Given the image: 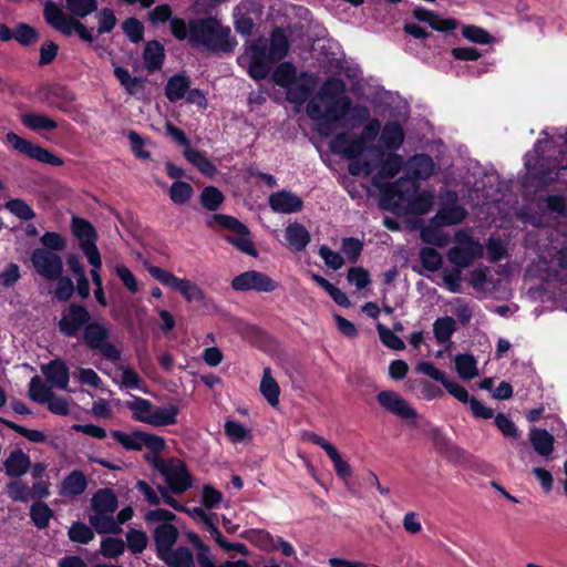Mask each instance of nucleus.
<instances>
[{
  "label": "nucleus",
  "instance_id": "3c124183",
  "mask_svg": "<svg viewBox=\"0 0 567 567\" xmlns=\"http://www.w3.org/2000/svg\"><path fill=\"white\" fill-rule=\"evenodd\" d=\"M52 393V390L44 384L39 377L31 379L29 383V395L33 401L44 404Z\"/></svg>",
  "mask_w": 567,
  "mask_h": 567
},
{
  "label": "nucleus",
  "instance_id": "603ef678",
  "mask_svg": "<svg viewBox=\"0 0 567 567\" xmlns=\"http://www.w3.org/2000/svg\"><path fill=\"white\" fill-rule=\"evenodd\" d=\"M30 515L37 527L44 528L49 525L52 517V511L47 504L37 502L31 506Z\"/></svg>",
  "mask_w": 567,
  "mask_h": 567
},
{
  "label": "nucleus",
  "instance_id": "9d476101",
  "mask_svg": "<svg viewBox=\"0 0 567 567\" xmlns=\"http://www.w3.org/2000/svg\"><path fill=\"white\" fill-rule=\"evenodd\" d=\"M31 264L35 272L49 281H55L63 271L61 256L45 248H35L31 254Z\"/></svg>",
  "mask_w": 567,
  "mask_h": 567
},
{
  "label": "nucleus",
  "instance_id": "6e6552de",
  "mask_svg": "<svg viewBox=\"0 0 567 567\" xmlns=\"http://www.w3.org/2000/svg\"><path fill=\"white\" fill-rule=\"evenodd\" d=\"M148 271L162 285L178 291L187 302H200L205 299L203 289L189 279L178 278L174 274L155 266L150 267Z\"/></svg>",
  "mask_w": 567,
  "mask_h": 567
},
{
  "label": "nucleus",
  "instance_id": "c9c22d12",
  "mask_svg": "<svg viewBox=\"0 0 567 567\" xmlns=\"http://www.w3.org/2000/svg\"><path fill=\"white\" fill-rule=\"evenodd\" d=\"M185 158L192 163L205 176L213 177L216 173V166L208 159V157L200 151L192 147H185Z\"/></svg>",
  "mask_w": 567,
  "mask_h": 567
},
{
  "label": "nucleus",
  "instance_id": "79ce46f5",
  "mask_svg": "<svg viewBox=\"0 0 567 567\" xmlns=\"http://www.w3.org/2000/svg\"><path fill=\"white\" fill-rule=\"evenodd\" d=\"M159 558L169 567H195L193 554L185 547H179L176 550H169Z\"/></svg>",
  "mask_w": 567,
  "mask_h": 567
},
{
  "label": "nucleus",
  "instance_id": "f8f14e48",
  "mask_svg": "<svg viewBox=\"0 0 567 567\" xmlns=\"http://www.w3.org/2000/svg\"><path fill=\"white\" fill-rule=\"evenodd\" d=\"M404 165V157L395 152L388 155L383 153L382 159L375 163L374 171L378 172L372 177V184L381 190V194L389 188V181L399 174Z\"/></svg>",
  "mask_w": 567,
  "mask_h": 567
},
{
  "label": "nucleus",
  "instance_id": "412c9836",
  "mask_svg": "<svg viewBox=\"0 0 567 567\" xmlns=\"http://www.w3.org/2000/svg\"><path fill=\"white\" fill-rule=\"evenodd\" d=\"M405 134L403 126L396 121L386 122L380 133V143L385 150L395 152L404 143Z\"/></svg>",
  "mask_w": 567,
  "mask_h": 567
},
{
  "label": "nucleus",
  "instance_id": "e433bc0d",
  "mask_svg": "<svg viewBox=\"0 0 567 567\" xmlns=\"http://www.w3.org/2000/svg\"><path fill=\"white\" fill-rule=\"evenodd\" d=\"M90 523L99 534H117L121 532L113 513H93L90 516Z\"/></svg>",
  "mask_w": 567,
  "mask_h": 567
},
{
  "label": "nucleus",
  "instance_id": "473e14b6",
  "mask_svg": "<svg viewBox=\"0 0 567 567\" xmlns=\"http://www.w3.org/2000/svg\"><path fill=\"white\" fill-rule=\"evenodd\" d=\"M529 440L534 450L544 457L551 454L554 450V436L546 430L533 429Z\"/></svg>",
  "mask_w": 567,
  "mask_h": 567
},
{
  "label": "nucleus",
  "instance_id": "338daca9",
  "mask_svg": "<svg viewBox=\"0 0 567 567\" xmlns=\"http://www.w3.org/2000/svg\"><path fill=\"white\" fill-rule=\"evenodd\" d=\"M125 549V544L120 538L107 537L101 543V554L107 558H114L121 555Z\"/></svg>",
  "mask_w": 567,
  "mask_h": 567
},
{
  "label": "nucleus",
  "instance_id": "c756f323",
  "mask_svg": "<svg viewBox=\"0 0 567 567\" xmlns=\"http://www.w3.org/2000/svg\"><path fill=\"white\" fill-rule=\"evenodd\" d=\"M454 368L457 375L464 380L470 381L478 377L477 361L473 354L458 353L454 358Z\"/></svg>",
  "mask_w": 567,
  "mask_h": 567
},
{
  "label": "nucleus",
  "instance_id": "b1692460",
  "mask_svg": "<svg viewBox=\"0 0 567 567\" xmlns=\"http://www.w3.org/2000/svg\"><path fill=\"white\" fill-rule=\"evenodd\" d=\"M285 238L289 248L293 251L305 250L311 239L307 228L299 223H292L286 227Z\"/></svg>",
  "mask_w": 567,
  "mask_h": 567
},
{
  "label": "nucleus",
  "instance_id": "aec40b11",
  "mask_svg": "<svg viewBox=\"0 0 567 567\" xmlns=\"http://www.w3.org/2000/svg\"><path fill=\"white\" fill-rule=\"evenodd\" d=\"M435 168V164L431 156L426 154H415L409 158L406 163V173L409 181L416 183L417 181L429 179Z\"/></svg>",
  "mask_w": 567,
  "mask_h": 567
},
{
  "label": "nucleus",
  "instance_id": "c85d7f7f",
  "mask_svg": "<svg viewBox=\"0 0 567 567\" xmlns=\"http://www.w3.org/2000/svg\"><path fill=\"white\" fill-rule=\"evenodd\" d=\"M3 466L7 475L20 477L29 470L30 457L21 450H16L6 458Z\"/></svg>",
  "mask_w": 567,
  "mask_h": 567
},
{
  "label": "nucleus",
  "instance_id": "680f3d73",
  "mask_svg": "<svg viewBox=\"0 0 567 567\" xmlns=\"http://www.w3.org/2000/svg\"><path fill=\"white\" fill-rule=\"evenodd\" d=\"M69 537L71 540L80 543V544H87L90 540L93 539L94 533L92 528L84 523H74L69 528Z\"/></svg>",
  "mask_w": 567,
  "mask_h": 567
},
{
  "label": "nucleus",
  "instance_id": "4468645a",
  "mask_svg": "<svg viewBox=\"0 0 567 567\" xmlns=\"http://www.w3.org/2000/svg\"><path fill=\"white\" fill-rule=\"evenodd\" d=\"M547 141L538 140L533 151L528 152L525 155V167L527 169V175L532 179H536L539 184H548L557 178V172L554 169H544L543 168V158L542 154L544 153V145Z\"/></svg>",
  "mask_w": 567,
  "mask_h": 567
},
{
  "label": "nucleus",
  "instance_id": "f03ea898",
  "mask_svg": "<svg viewBox=\"0 0 567 567\" xmlns=\"http://www.w3.org/2000/svg\"><path fill=\"white\" fill-rule=\"evenodd\" d=\"M434 205L430 189L420 190L419 184L404 177L395 181L382 193L381 206L396 215H426Z\"/></svg>",
  "mask_w": 567,
  "mask_h": 567
},
{
  "label": "nucleus",
  "instance_id": "13d9d810",
  "mask_svg": "<svg viewBox=\"0 0 567 567\" xmlns=\"http://www.w3.org/2000/svg\"><path fill=\"white\" fill-rule=\"evenodd\" d=\"M6 208L14 216L23 220H30L34 217V213L30 205L24 200L16 198L6 203Z\"/></svg>",
  "mask_w": 567,
  "mask_h": 567
},
{
  "label": "nucleus",
  "instance_id": "4be33fe9",
  "mask_svg": "<svg viewBox=\"0 0 567 567\" xmlns=\"http://www.w3.org/2000/svg\"><path fill=\"white\" fill-rule=\"evenodd\" d=\"M312 84V76L308 73H300L292 84L286 87L287 100L296 105H301L308 99Z\"/></svg>",
  "mask_w": 567,
  "mask_h": 567
},
{
  "label": "nucleus",
  "instance_id": "39448f33",
  "mask_svg": "<svg viewBox=\"0 0 567 567\" xmlns=\"http://www.w3.org/2000/svg\"><path fill=\"white\" fill-rule=\"evenodd\" d=\"M484 255L483 244L474 238L471 228H462L454 234V245L447 250V260L458 269L468 268Z\"/></svg>",
  "mask_w": 567,
  "mask_h": 567
},
{
  "label": "nucleus",
  "instance_id": "09e8293b",
  "mask_svg": "<svg viewBox=\"0 0 567 567\" xmlns=\"http://www.w3.org/2000/svg\"><path fill=\"white\" fill-rule=\"evenodd\" d=\"M74 377L78 379L81 385L94 388L100 390L101 392H106L107 389L104 385V382L100 378V375L90 368H78Z\"/></svg>",
  "mask_w": 567,
  "mask_h": 567
},
{
  "label": "nucleus",
  "instance_id": "9b49d317",
  "mask_svg": "<svg viewBox=\"0 0 567 567\" xmlns=\"http://www.w3.org/2000/svg\"><path fill=\"white\" fill-rule=\"evenodd\" d=\"M278 286L267 274L257 270L245 271L231 280V288L236 291L272 292Z\"/></svg>",
  "mask_w": 567,
  "mask_h": 567
},
{
  "label": "nucleus",
  "instance_id": "052dcab7",
  "mask_svg": "<svg viewBox=\"0 0 567 567\" xmlns=\"http://www.w3.org/2000/svg\"><path fill=\"white\" fill-rule=\"evenodd\" d=\"M486 252L489 261H498L506 255V244L499 237L491 236L486 244Z\"/></svg>",
  "mask_w": 567,
  "mask_h": 567
},
{
  "label": "nucleus",
  "instance_id": "ddd939ff",
  "mask_svg": "<svg viewBox=\"0 0 567 567\" xmlns=\"http://www.w3.org/2000/svg\"><path fill=\"white\" fill-rule=\"evenodd\" d=\"M7 141L12 145V147L16 151L40 163L50 164L52 166H60L63 164L61 157L54 155L50 151L41 147L40 145L33 144L28 140L20 137L16 133H8Z\"/></svg>",
  "mask_w": 567,
  "mask_h": 567
},
{
  "label": "nucleus",
  "instance_id": "5fc2aeb1",
  "mask_svg": "<svg viewBox=\"0 0 567 567\" xmlns=\"http://www.w3.org/2000/svg\"><path fill=\"white\" fill-rule=\"evenodd\" d=\"M462 35L477 44H489L494 38L484 29L476 25H465L462 28Z\"/></svg>",
  "mask_w": 567,
  "mask_h": 567
},
{
  "label": "nucleus",
  "instance_id": "20e7f679",
  "mask_svg": "<svg viewBox=\"0 0 567 567\" xmlns=\"http://www.w3.org/2000/svg\"><path fill=\"white\" fill-rule=\"evenodd\" d=\"M126 408L131 411L135 421L154 427L175 425L179 414L178 406L174 404L157 406L140 396H134L133 400L127 401Z\"/></svg>",
  "mask_w": 567,
  "mask_h": 567
},
{
  "label": "nucleus",
  "instance_id": "72a5a7b5",
  "mask_svg": "<svg viewBox=\"0 0 567 567\" xmlns=\"http://www.w3.org/2000/svg\"><path fill=\"white\" fill-rule=\"evenodd\" d=\"M165 53L164 48L158 41H150L143 52L145 68L150 72H154L162 68Z\"/></svg>",
  "mask_w": 567,
  "mask_h": 567
},
{
  "label": "nucleus",
  "instance_id": "864d4df0",
  "mask_svg": "<svg viewBox=\"0 0 567 567\" xmlns=\"http://www.w3.org/2000/svg\"><path fill=\"white\" fill-rule=\"evenodd\" d=\"M223 200V193L214 186L205 187L200 193V203L208 210H216Z\"/></svg>",
  "mask_w": 567,
  "mask_h": 567
},
{
  "label": "nucleus",
  "instance_id": "4d7b16f0",
  "mask_svg": "<svg viewBox=\"0 0 567 567\" xmlns=\"http://www.w3.org/2000/svg\"><path fill=\"white\" fill-rule=\"evenodd\" d=\"M377 330L379 332V337L381 342L393 350H403L405 348V344L403 340L398 337L393 331H391L389 328L384 327L381 323L377 324Z\"/></svg>",
  "mask_w": 567,
  "mask_h": 567
},
{
  "label": "nucleus",
  "instance_id": "7c9ffc66",
  "mask_svg": "<svg viewBox=\"0 0 567 567\" xmlns=\"http://www.w3.org/2000/svg\"><path fill=\"white\" fill-rule=\"evenodd\" d=\"M87 486V480L81 471H72L61 484V495L73 497L81 495Z\"/></svg>",
  "mask_w": 567,
  "mask_h": 567
},
{
  "label": "nucleus",
  "instance_id": "37998d69",
  "mask_svg": "<svg viewBox=\"0 0 567 567\" xmlns=\"http://www.w3.org/2000/svg\"><path fill=\"white\" fill-rule=\"evenodd\" d=\"M21 122L29 130L41 132L52 131L58 127V124L52 118L38 114V113H25L21 116Z\"/></svg>",
  "mask_w": 567,
  "mask_h": 567
},
{
  "label": "nucleus",
  "instance_id": "bb28decb",
  "mask_svg": "<svg viewBox=\"0 0 567 567\" xmlns=\"http://www.w3.org/2000/svg\"><path fill=\"white\" fill-rule=\"evenodd\" d=\"M259 391L269 405L276 408L279 404L280 388L271 373V369L266 367L262 371Z\"/></svg>",
  "mask_w": 567,
  "mask_h": 567
},
{
  "label": "nucleus",
  "instance_id": "8fccbe9b",
  "mask_svg": "<svg viewBox=\"0 0 567 567\" xmlns=\"http://www.w3.org/2000/svg\"><path fill=\"white\" fill-rule=\"evenodd\" d=\"M168 193L174 204L183 205L192 198L194 190L192 185L186 182H175L169 187Z\"/></svg>",
  "mask_w": 567,
  "mask_h": 567
},
{
  "label": "nucleus",
  "instance_id": "f257e3e1",
  "mask_svg": "<svg viewBox=\"0 0 567 567\" xmlns=\"http://www.w3.org/2000/svg\"><path fill=\"white\" fill-rule=\"evenodd\" d=\"M346 91L347 83L342 79L328 78L308 102L306 112L323 137L331 136L347 122L365 123L357 138L344 132L337 134L330 142V150L350 161L348 171L352 176H369L374 172L375 163L383 157L379 146L369 144L381 133V123L378 118H371L367 105L353 104Z\"/></svg>",
  "mask_w": 567,
  "mask_h": 567
},
{
  "label": "nucleus",
  "instance_id": "393cba45",
  "mask_svg": "<svg viewBox=\"0 0 567 567\" xmlns=\"http://www.w3.org/2000/svg\"><path fill=\"white\" fill-rule=\"evenodd\" d=\"M178 536L177 528L172 524H159L154 530V537L158 556H163L176 543Z\"/></svg>",
  "mask_w": 567,
  "mask_h": 567
},
{
  "label": "nucleus",
  "instance_id": "58836bf2",
  "mask_svg": "<svg viewBox=\"0 0 567 567\" xmlns=\"http://www.w3.org/2000/svg\"><path fill=\"white\" fill-rule=\"evenodd\" d=\"M224 429L226 436L233 444L248 443L251 440L250 429L237 421L226 420Z\"/></svg>",
  "mask_w": 567,
  "mask_h": 567
},
{
  "label": "nucleus",
  "instance_id": "423d86ee",
  "mask_svg": "<svg viewBox=\"0 0 567 567\" xmlns=\"http://www.w3.org/2000/svg\"><path fill=\"white\" fill-rule=\"evenodd\" d=\"M148 461L153 468L162 474L172 493L183 494L192 487L193 478L181 460L174 457L164 460L152 456L148 457Z\"/></svg>",
  "mask_w": 567,
  "mask_h": 567
},
{
  "label": "nucleus",
  "instance_id": "0e129e2a",
  "mask_svg": "<svg viewBox=\"0 0 567 567\" xmlns=\"http://www.w3.org/2000/svg\"><path fill=\"white\" fill-rule=\"evenodd\" d=\"M328 456L333 464L336 474L341 480L348 481L353 474L351 465L341 457L337 449H334L330 454H328Z\"/></svg>",
  "mask_w": 567,
  "mask_h": 567
},
{
  "label": "nucleus",
  "instance_id": "4c0bfd02",
  "mask_svg": "<svg viewBox=\"0 0 567 567\" xmlns=\"http://www.w3.org/2000/svg\"><path fill=\"white\" fill-rule=\"evenodd\" d=\"M455 330L456 321L449 316L437 318L433 323V334L440 344L449 342Z\"/></svg>",
  "mask_w": 567,
  "mask_h": 567
},
{
  "label": "nucleus",
  "instance_id": "2eb2a0df",
  "mask_svg": "<svg viewBox=\"0 0 567 567\" xmlns=\"http://www.w3.org/2000/svg\"><path fill=\"white\" fill-rule=\"evenodd\" d=\"M72 233L79 239L80 248L87 260L96 261V231L94 227L85 219L80 217L72 218Z\"/></svg>",
  "mask_w": 567,
  "mask_h": 567
},
{
  "label": "nucleus",
  "instance_id": "49530a36",
  "mask_svg": "<svg viewBox=\"0 0 567 567\" xmlns=\"http://www.w3.org/2000/svg\"><path fill=\"white\" fill-rule=\"evenodd\" d=\"M299 78L296 68L289 63H280L272 73V81L276 85L286 89L288 85Z\"/></svg>",
  "mask_w": 567,
  "mask_h": 567
},
{
  "label": "nucleus",
  "instance_id": "bf43d9fd",
  "mask_svg": "<svg viewBox=\"0 0 567 567\" xmlns=\"http://www.w3.org/2000/svg\"><path fill=\"white\" fill-rule=\"evenodd\" d=\"M420 259L423 267L430 271H436L442 266V256L431 247H424L421 249Z\"/></svg>",
  "mask_w": 567,
  "mask_h": 567
},
{
  "label": "nucleus",
  "instance_id": "1a4fd4ad",
  "mask_svg": "<svg viewBox=\"0 0 567 567\" xmlns=\"http://www.w3.org/2000/svg\"><path fill=\"white\" fill-rule=\"evenodd\" d=\"M83 341L91 350H97L109 360L117 361L121 352L109 341V331L102 322H90L83 329Z\"/></svg>",
  "mask_w": 567,
  "mask_h": 567
},
{
  "label": "nucleus",
  "instance_id": "69168bd1",
  "mask_svg": "<svg viewBox=\"0 0 567 567\" xmlns=\"http://www.w3.org/2000/svg\"><path fill=\"white\" fill-rule=\"evenodd\" d=\"M341 250L351 262H355L363 250V243L353 237L343 238Z\"/></svg>",
  "mask_w": 567,
  "mask_h": 567
},
{
  "label": "nucleus",
  "instance_id": "ea45409f",
  "mask_svg": "<svg viewBox=\"0 0 567 567\" xmlns=\"http://www.w3.org/2000/svg\"><path fill=\"white\" fill-rule=\"evenodd\" d=\"M226 240L241 252L252 257L257 256V249L255 248L250 231L247 226H245L244 230H239L236 234L226 236Z\"/></svg>",
  "mask_w": 567,
  "mask_h": 567
},
{
  "label": "nucleus",
  "instance_id": "f3484780",
  "mask_svg": "<svg viewBox=\"0 0 567 567\" xmlns=\"http://www.w3.org/2000/svg\"><path fill=\"white\" fill-rule=\"evenodd\" d=\"M379 404L388 412L409 420L416 417V412L394 391H381L377 395Z\"/></svg>",
  "mask_w": 567,
  "mask_h": 567
},
{
  "label": "nucleus",
  "instance_id": "7ed1b4c3",
  "mask_svg": "<svg viewBox=\"0 0 567 567\" xmlns=\"http://www.w3.org/2000/svg\"><path fill=\"white\" fill-rule=\"evenodd\" d=\"M189 42L210 52H230L236 45L230 37V28L223 25L215 18L190 21Z\"/></svg>",
  "mask_w": 567,
  "mask_h": 567
},
{
  "label": "nucleus",
  "instance_id": "a19ab883",
  "mask_svg": "<svg viewBox=\"0 0 567 567\" xmlns=\"http://www.w3.org/2000/svg\"><path fill=\"white\" fill-rule=\"evenodd\" d=\"M268 51L275 61L282 60L288 51H289V43L288 39L285 34V32L280 29H276L270 37L269 43H268Z\"/></svg>",
  "mask_w": 567,
  "mask_h": 567
},
{
  "label": "nucleus",
  "instance_id": "c03bdc74",
  "mask_svg": "<svg viewBox=\"0 0 567 567\" xmlns=\"http://www.w3.org/2000/svg\"><path fill=\"white\" fill-rule=\"evenodd\" d=\"M112 437L121 444L125 450L140 451L143 443V431H134L131 433L114 430L111 432Z\"/></svg>",
  "mask_w": 567,
  "mask_h": 567
},
{
  "label": "nucleus",
  "instance_id": "5701e85b",
  "mask_svg": "<svg viewBox=\"0 0 567 567\" xmlns=\"http://www.w3.org/2000/svg\"><path fill=\"white\" fill-rule=\"evenodd\" d=\"M443 225L435 223L431 218L427 225L423 226L420 230V238L423 243L436 247H445L451 241L450 234L444 230Z\"/></svg>",
  "mask_w": 567,
  "mask_h": 567
},
{
  "label": "nucleus",
  "instance_id": "a18cd8bd",
  "mask_svg": "<svg viewBox=\"0 0 567 567\" xmlns=\"http://www.w3.org/2000/svg\"><path fill=\"white\" fill-rule=\"evenodd\" d=\"M120 384L121 386L130 390H138L146 393L143 380L137 372L128 365H120Z\"/></svg>",
  "mask_w": 567,
  "mask_h": 567
},
{
  "label": "nucleus",
  "instance_id": "774afa93",
  "mask_svg": "<svg viewBox=\"0 0 567 567\" xmlns=\"http://www.w3.org/2000/svg\"><path fill=\"white\" fill-rule=\"evenodd\" d=\"M123 32L134 43L143 40L144 27L142 22L135 18H130L123 22Z\"/></svg>",
  "mask_w": 567,
  "mask_h": 567
},
{
  "label": "nucleus",
  "instance_id": "2f4dec72",
  "mask_svg": "<svg viewBox=\"0 0 567 567\" xmlns=\"http://www.w3.org/2000/svg\"><path fill=\"white\" fill-rule=\"evenodd\" d=\"M189 78L184 73L171 76L165 86V95L171 102L182 100L189 89Z\"/></svg>",
  "mask_w": 567,
  "mask_h": 567
},
{
  "label": "nucleus",
  "instance_id": "e2e57ef3",
  "mask_svg": "<svg viewBox=\"0 0 567 567\" xmlns=\"http://www.w3.org/2000/svg\"><path fill=\"white\" fill-rule=\"evenodd\" d=\"M9 429L13 430L16 433L25 437L28 441L32 443H43L47 440L45 434L39 430L27 429L22 425L13 423L11 421H2Z\"/></svg>",
  "mask_w": 567,
  "mask_h": 567
},
{
  "label": "nucleus",
  "instance_id": "dca6fc26",
  "mask_svg": "<svg viewBox=\"0 0 567 567\" xmlns=\"http://www.w3.org/2000/svg\"><path fill=\"white\" fill-rule=\"evenodd\" d=\"M91 316L89 311L80 305H71L59 321L60 331L68 337H75L79 331L89 323Z\"/></svg>",
  "mask_w": 567,
  "mask_h": 567
},
{
  "label": "nucleus",
  "instance_id": "6ab92c4d",
  "mask_svg": "<svg viewBox=\"0 0 567 567\" xmlns=\"http://www.w3.org/2000/svg\"><path fill=\"white\" fill-rule=\"evenodd\" d=\"M270 208L279 214L298 213L303 207V200L290 190H278L269 196Z\"/></svg>",
  "mask_w": 567,
  "mask_h": 567
},
{
  "label": "nucleus",
  "instance_id": "cd10ccee",
  "mask_svg": "<svg viewBox=\"0 0 567 567\" xmlns=\"http://www.w3.org/2000/svg\"><path fill=\"white\" fill-rule=\"evenodd\" d=\"M467 217V212L461 205L442 206L432 217L435 223L445 227L463 223Z\"/></svg>",
  "mask_w": 567,
  "mask_h": 567
},
{
  "label": "nucleus",
  "instance_id": "de8ad7c7",
  "mask_svg": "<svg viewBox=\"0 0 567 567\" xmlns=\"http://www.w3.org/2000/svg\"><path fill=\"white\" fill-rule=\"evenodd\" d=\"M114 75L128 94H135L143 89V81L140 78L132 76L128 70L114 65Z\"/></svg>",
  "mask_w": 567,
  "mask_h": 567
},
{
  "label": "nucleus",
  "instance_id": "6e6d98bb",
  "mask_svg": "<svg viewBox=\"0 0 567 567\" xmlns=\"http://www.w3.org/2000/svg\"><path fill=\"white\" fill-rule=\"evenodd\" d=\"M70 12L79 18H84L96 10V0H65Z\"/></svg>",
  "mask_w": 567,
  "mask_h": 567
},
{
  "label": "nucleus",
  "instance_id": "a211bd4d",
  "mask_svg": "<svg viewBox=\"0 0 567 567\" xmlns=\"http://www.w3.org/2000/svg\"><path fill=\"white\" fill-rule=\"evenodd\" d=\"M41 372L52 386L62 391L69 390L70 372L63 360L54 359L47 364H42Z\"/></svg>",
  "mask_w": 567,
  "mask_h": 567
},
{
  "label": "nucleus",
  "instance_id": "0eeeda50",
  "mask_svg": "<svg viewBox=\"0 0 567 567\" xmlns=\"http://www.w3.org/2000/svg\"><path fill=\"white\" fill-rule=\"evenodd\" d=\"M238 61L248 63V74L256 81L267 78L272 64L276 63L268 51V41L265 39L251 43Z\"/></svg>",
  "mask_w": 567,
  "mask_h": 567
},
{
  "label": "nucleus",
  "instance_id": "f704fd0d",
  "mask_svg": "<svg viewBox=\"0 0 567 567\" xmlns=\"http://www.w3.org/2000/svg\"><path fill=\"white\" fill-rule=\"evenodd\" d=\"M116 507L117 498L109 488L97 491L92 497L93 513H114Z\"/></svg>",
  "mask_w": 567,
  "mask_h": 567
},
{
  "label": "nucleus",
  "instance_id": "a878e982",
  "mask_svg": "<svg viewBox=\"0 0 567 567\" xmlns=\"http://www.w3.org/2000/svg\"><path fill=\"white\" fill-rule=\"evenodd\" d=\"M413 17L421 22H427L433 29L439 31H453L457 28L456 20L440 19L436 13L423 7H416L413 10Z\"/></svg>",
  "mask_w": 567,
  "mask_h": 567
}]
</instances>
